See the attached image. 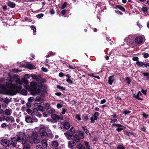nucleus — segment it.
<instances>
[{"mask_svg": "<svg viewBox=\"0 0 149 149\" xmlns=\"http://www.w3.org/2000/svg\"><path fill=\"white\" fill-rule=\"evenodd\" d=\"M79 136L80 137L81 139L84 138V133L82 132L80 133L79 134Z\"/></svg>", "mask_w": 149, "mask_h": 149, "instance_id": "obj_42", "label": "nucleus"}, {"mask_svg": "<svg viewBox=\"0 0 149 149\" xmlns=\"http://www.w3.org/2000/svg\"><path fill=\"white\" fill-rule=\"evenodd\" d=\"M66 13V10H63L61 12V14L64 15Z\"/></svg>", "mask_w": 149, "mask_h": 149, "instance_id": "obj_63", "label": "nucleus"}, {"mask_svg": "<svg viewBox=\"0 0 149 149\" xmlns=\"http://www.w3.org/2000/svg\"><path fill=\"white\" fill-rule=\"evenodd\" d=\"M118 149H125L124 147L122 145H119L117 147Z\"/></svg>", "mask_w": 149, "mask_h": 149, "instance_id": "obj_40", "label": "nucleus"}, {"mask_svg": "<svg viewBox=\"0 0 149 149\" xmlns=\"http://www.w3.org/2000/svg\"><path fill=\"white\" fill-rule=\"evenodd\" d=\"M75 132L74 130H73V127H72L69 131L64 133V134L66 137L69 140H70L73 134Z\"/></svg>", "mask_w": 149, "mask_h": 149, "instance_id": "obj_4", "label": "nucleus"}, {"mask_svg": "<svg viewBox=\"0 0 149 149\" xmlns=\"http://www.w3.org/2000/svg\"><path fill=\"white\" fill-rule=\"evenodd\" d=\"M143 117L144 118H147L148 117V115L144 113H143Z\"/></svg>", "mask_w": 149, "mask_h": 149, "instance_id": "obj_60", "label": "nucleus"}, {"mask_svg": "<svg viewBox=\"0 0 149 149\" xmlns=\"http://www.w3.org/2000/svg\"><path fill=\"white\" fill-rule=\"evenodd\" d=\"M149 56V54L148 53H145L144 55V57L145 58H148Z\"/></svg>", "mask_w": 149, "mask_h": 149, "instance_id": "obj_58", "label": "nucleus"}, {"mask_svg": "<svg viewBox=\"0 0 149 149\" xmlns=\"http://www.w3.org/2000/svg\"><path fill=\"white\" fill-rule=\"evenodd\" d=\"M84 143L85 146H86V147L90 146L89 143L87 141H85Z\"/></svg>", "mask_w": 149, "mask_h": 149, "instance_id": "obj_55", "label": "nucleus"}, {"mask_svg": "<svg viewBox=\"0 0 149 149\" xmlns=\"http://www.w3.org/2000/svg\"><path fill=\"white\" fill-rule=\"evenodd\" d=\"M34 106L35 107L38 108L39 111H43L45 110V108L41 106V104L39 103H36L34 104Z\"/></svg>", "mask_w": 149, "mask_h": 149, "instance_id": "obj_11", "label": "nucleus"}, {"mask_svg": "<svg viewBox=\"0 0 149 149\" xmlns=\"http://www.w3.org/2000/svg\"><path fill=\"white\" fill-rule=\"evenodd\" d=\"M66 109L64 108L62 109L61 113L62 114H65V112L66 111Z\"/></svg>", "mask_w": 149, "mask_h": 149, "instance_id": "obj_48", "label": "nucleus"}, {"mask_svg": "<svg viewBox=\"0 0 149 149\" xmlns=\"http://www.w3.org/2000/svg\"><path fill=\"white\" fill-rule=\"evenodd\" d=\"M7 4L8 6L11 8H14L15 6V3L11 1H9L8 2Z\"/></svg>", "mask_w": 149, "mask_h": 149, "instance_id": "obj_24", "label": "nucleus"}, {"mask_svg": "<svg viewBox=\"0 0 149 149\" xmlns=\"http://www.w3.org/2000/svg\"><path fill=\"white\" fill-rule=\"evenodd\" d=\"M61 127H63V128L68 130V129L70 127V123L68 122H63L61 124Z\"/></svg>", "mask_w": 149, "mask_h": 149, "instance_id": "obj_9", "label": "nucleus"}, {"mask_svg": "<svg viewBox=\"0 0 149 149\" xmlns=\"http://www.w3.org/2000/svg\"><path fill=\"white\" fill-rule=\"evenodd\" d=\"M75 145V143L72 141H69L68 143V146L70 148H73Z\"/></svg>", "mask_w": 149, "mask_h": 149, "instance_id": "obj_16", "label": "nucleus"}, {"mask_svg": "<svg viewBox=\"0 0 149 149\" xmlns=\"http://www.w3.org/2000/svg\"><path fill=\"white\" fill-rule=\"evenodd\" d=\"M67 3L66 2L64 3L62 6L61 7V9H63L65 8L66 6Z\"/></svg>", "mask_w": 149, "mask_h": 149, "instance_id": "obj_44", "label": "nucleus"}, {"mask_svg": "<svg viewBox=\"0 0 149 149\" xmlns=\"http://www.w3.org/2000/svg\"><path fill=\"white\" fill-rule=\"evenodd\" d=\"M1 144L4 146L7 147L9 146L10 144V141L7 139H2L1 141Z\"/></svg>", "mask_w": 149, "mask_h": 149, "instance_id": "obj_6", "label": "nucleus"}, {"mask_svg": "<svg viewBox=\"0 0 149 149\" xmlns=\"http://www.w3.org/2000/svg\"><path fill=\"white\" fill-rule=\"evenodd\" d=\"M27 131L29 134H31V133H32V132H33L34 131L33 129H29L27 130Z\"/></svg>", "mask_w": 149, "mask_h": 149, "instance_id": "obj_37", "label": "nucleus"}, {"mask_svg": "<svg viewBox=\"0 0 149 149\" xmlns=\"http://www.w3.org/2000/svg\"><path fill=\"white\" fill-rule=\"evenodd\" d=\"M38 136L37 133L35 131L32 132L30 136L28 134L26 135L24 133L22 132H19L18 135L17 141L22 140L23 143H30L33 144V143H39V141L38 139Z\"/></svg>", "mask_w": 149, "mask_h": 149, "instance_id": "obj_1", "label": "nucleus"}, {"mask_svg": "<svg viewBox=\"0 0 149 149\" xmlns=\"http://www.w3.org/2000/svg\"><path fill=\"white\" fill-rule=\"evenodd\" d=\"M16 75H14V77H12L10 76L9 75V77L8 78L7 80L9 82H12L14 81H15L17 77H15Z\"/></svg>", "mask_w": 149, "mask_h": 149, "instance_id": "obj_15", "label": "nucleus"}, {"mask_svg": "<svg viewBox=\"0 0 149 149\" xmlns=\"http://www.w3.org/2000/svg\"><path fill=\"white\" fill-rule=\"evenodd\" d=\"M124 127H118V128H117L116 130L118 132H119L120 131H121L122 130H123Z\"/></svg>", "mask_w": 149, "mask_h": 149, "instance_id": "obj_34", "label": "nucleus"}, {"mask_svg": "<svg viewBox=\"0 0 149 149\" xmlns=\"http://www.w3.org/2000/svg\"><path fill=\"white\" fill-rule=\"evenodd\" d=\"M40 134L42 137L46 138L47 136V133L45 131V128L42 127L40 130Z\"/></svg>", "mask_w": 149, "mask_h": 149, "instance_id": "obj_7", "label": "nucleus"}, {"mask_svg": "<svg viewBox=\"0 0 149 149\" xmlns=\"http://www.w3.org/2000/svg\"><path fill=\"white\" fill-rule=\"evenodd\" d=\"M140 95H142V94L140 91H139L136 95H134L133 97L139 100H143L142 99L139 97Z\"/></svg>", "mask_w": 149, "mask_h": 149, "instance_id": "obj_19", "label": "nucleus"}, {"mask_svg": "<svg viewBox=\"0 0 149 149\" xmlns=\"http://www.w3.org/2000/svg\"><path fill=\"white\" fill-rule=\"evenodd\" d=\"M43 15L42 14H39L37 15V17L38 18H40L42 17H43Z\"/></svg>", "mask_w": 149, "mask_h": 149, "instance_id": "obj_49", "label": "nucleus"}, {"mask_svg": "<svg viewBox=\"0 0 149 149\" xmlns=\"http://www.w3.org/2000/svg\"><path fill=\"white\" fill-rule=\"evenodd\" d=\"M142 9V11L144 12H146L148 11L147 8L145 7H143Z\"/></svg>", "mask_w": 149, "mask_h": 149, "instance_id": "obj_33", "label": "nucleus"}, {"mask_svg": "<svg viewBox=\"0 0 149 149\" xmlns=\"http://www.w3.org/2000/svg\"><path fill=\"white\" fill-rule=\"evenodd\" d=\"M47 136L50 138H52L53 137V135L52 133L47 134Z\"/></svg>", "mask_w": 149, "mask_h": 149, "instance_id": "obj_64", "label": "nucleus"}, {"mask_svg": "<svg viewBox=\"0 0 149 149\" xmlns=\"http://www.w3.org/2000/svg\"><path fill=\"white\" fill-rule=\"evenodd\" d=\"M99 116V113L98 112H96L94 113L93 116L90 119L91 120V122L93 123L95 121L97 120V117Z\"/></svg>", "mask_w": 149, "mask_h": 149, "instance_id": "obj_10", "label": "nucleus"}, {"mask_svg": "<svg viewBox=\"0 0 149 149\" xmlns=\"http://www.w3.org/2000/svg\"><path fill=\"white\" fill-rule=\"evenodd\" d=\"M143 74L144 76H148L149 75V72H144L143 73Z\"/></svg>", "mask_w": 149, "mask_h": 149, "instance_id": "obj_59", "label": "nucleus"}, {"mask_svg": "<svg viewBox=\"0 0 149 149\" xmlns=\"http://www.w3.org/2000/svg\"><path fill=\"white\" fill-rule=\"evenodd\" d=\"M26 122L27 123H32L33 122L32 119L29 116H26L25 118Z\"/></svg>", "mask_w": 149, "mask_h": 149, "instance_id": "obj_18", "label": "nucleus"}, {"mask_svg": "<svg viewBox=\"0 0 149 149\" xmlns=\"http://www.w3.org/2000/svg\"><path fill=\"white\" fill-rule=\"evenodd\" d=\"M5 119L7 123H13L15 122L14 118L12 116H7L5 118Z\"/></svg>", "mask_w": 149, "mask_h": 149, "instance_id": "obj_12", "label": "nucleus"}, {"mask_svg": "<svg viewBox=\"0 0 149 149\" xmlns=\"http://www.w3.org/2000/svg\"><path fill=\"white\" fill-rule=\"evenodd\" d=\"M15 77H17L15 81L17 85L12 83L11 82H8L6 84V86L10 88L7 90L8 92L10 95H14L15 94V90L19 91L21 89L22 87L21 86L23 83V81L18 78V76H16Z\"/></svg>", "mask_w": 149, "mask_h": 149, "instance_id": "obj_2", "label": "nucleus"}, {"mask_svg": "<svg viewBox=\"0 0 149 149\" xmlns=\"http://www.w3.org/2000/svg\"><path fill=\"white\" fill-rule=\"evenodd\" d=\"M118 8L119 9H120L121 10H122L123 11H125V9L123 7L121 6H119Z\"/></svg>", "mask_w": 149, "mask_h": 149, "instance_id": "obj_54", "label": "nucleus"}, {"mask_svg": "<svg viewBox=\"0 0 149 149\" xmlns=\"http://www.w3.org/2000/svg\"><path fill=\"white\" fill-rule=\"evenodd\" d=\"M20 70H18L17 69H13V71L14 72H20Z\"/></svg>", "mask_w": 149, "mask_h": 149, "instance_id": "obj_38", "label": "nucleus"}, {"mask_svg": "<svg viewBox=\"0 0 149 149\" xmlns=\"http://www.w3.org/2000/svg\"><path fill=\"white\" fill-rule=\"evenodd\" d=\"M31 28L33 31L34 32H36V28L33 26H31Z\"/></svg>", "mask_w": 149, "mask_h": 149, "instance_id": "obj_39", "label": "nucleus"}, {"mask_svg": "<svg viewBox=\"0 0 149 149\" xmlns=\"http://www.w3.org/2000/svg\"><path fill=\"white\" fill-rule=\"evenodd\" d=\"M138 59H139L137 57H134L132 58L133 60L135 61H138Z\"/></svg>", "mask_w": 149, "mask_h": 149, "instance_id": "obj_57", "label": "nucleus"}, {"mask_svg": "<svg viewBox=\"0 0 149 149\" xmlns=\"http://www.w3.org/2000/svg\"><path fill=\"white\" fill-rule=\"evenodd\" d=\"M62 107V104H61L59 103H58L57 104V106H56V107H57V108L58 109H60V108H61V107Z\"/></svg>", "mask_w": 149, "mask_h": 149, "instance_id": "obj_45", "label": "nucleus"}, {"mask_svg": "<svg viewBox=\"0 0 149 149\" xmlns=\"http://www.w3.org/2000/svg\"><path fill=\"white\" fill-rule=\"evenodd\" d=\"M76 118L78 120H81V118H80V116L79 115H76Z\"/></svg>", "mask_w": 149, "mask_h": 149, "instance_id": "obj_52", "label": "nucleus"}, {"mask_svg": "<svg viewBox=\"0 0 149 149\" xmlns=\"http://www.w3.org/2000/svg\"><path fill=\"white\" fill-rule=\"evenodd\" d=\"M143 38L141 36H138L135 39L136 43L140 45H142L143 42Z\"/></svg>", "mask_w": 149, "mask_h": 149, "instance_id": "obj_5", "label": "nucleus"}, {"mask_svg": "<svg viewBox=\"0 0 149 149\" xmlns=\"http://www.w3.org/2000/svg\"><path fill=\"white\" fill-rule=\"evenodd\" d=\"M11 110V109H6L4 112L5 114L7 116L10 115L12 113Z\"/></svg>", "mask_w": 149, "mask_h": 149, "instance_id": "obj_25", "label": "nucleus"}, {"mask_svg": "<svg viewBox=\"0 0 149 149\" xmlns=\"http://www.w3.org/2000/svg\"><path fill=\"white\" fill-rule=\"evenodd\" d=\"M113 78V76H111L109 77L108 82L109 84L111 85L112 84L114 81V79Z\"/></svg>", "mask_w": 149, "mask_h": 149, "instance_id": "obj_20", "label": "nucleus"}, {"mask_svg": "<svg viewBox=\"0 0 149 149\" xmlns=\"http://www.w3.org/2000/svg\"><path fill=\"white\" fill-rule=\"evenodd\" d=\"M0 87L1 88H2V89L3 90H5L6 89V87L5 86L3 85H1L0 86Z\"/></svg>", "mask_w": 149, "mask_h": 149, "instance_id": "obj_61", "label": "nucleus"}, {"mask_svg": "<svg viewBox=\"0 0 149 149\" xmlns=\"http://www.w3.org/2000/svg\"><path fill=\"white\" fill-rule=\"evenodd\" d=\"M112 125L116 127H124V126H123V125L118 124H112Z\"/></svg>", "mask_w": 149, "mask_h": 149, "instance_id": "obj_32", "label": "nucleus"}, {"mask_svg": "<svg viewBox=\"0 0 149 149\" xmlns=\"http://www.w3.org/2000/svg\"><path fill=\"white\" fill-rule=\"evenodd\" d=\"M42 70L45 72H46L48 71L47 69L45 67H42Z\"/></svg>", "mask_w": 149, "mask_h": 149, "instance_id": "obj_51", "label": "nucleus"}, {"mask_svg": "<svg viewBox=\"0 0 149 149\" xmlns=\"http://www.w3.org/2000/svg\"><path fill=\"white\" fill-rule=\"evenodd\" d=\"M45 107L44 108L45 109H49L50 108V104L48 103H47L45 104Z\"/></svg>", "mask_w": 149, "mask_h": 149, "instance_id": "obj_31", "label": "nucleus"}, {"mask_svg": "<svg viewBox=\"0 0 149 149\" xmlns=\"http://www.w3.org/2000/svg\"><path fill=\"white\" fill-rule=\"evenodd\" d=\"M57 88L60 89L62 90H65V88L63 86H61L59 85H57L56 86Z\"/></svg>", "mask_w": 149, "mask_h": 149, "instance_id": "obj_30", "label": "nucleus"}, {"mask_svg": "<svg viewBox=\"0 0 149 149\" xmlns=\"http://www.w3.org/2000/svg\"><path fill=\"white\" fill-rule=\"evenodd\" d=\"M73 139L76 142H78L79 140V138L77 134H75L73 136Z\"/></svg>", "mask_w": 149, "mask_h": 149, "instance_id": "obj_23", "label": "nucleus"}, {"mask_svg": "<svg viewBox=\"0 0 149 149\" xmlns=\"http://www.w3.org/2000/svg\"><path fill=\"white\" fill-rule=\"evenodd\" d=\"M19 132H18L17 134V139H16V138L15 137H13L11 139V145L13 146H16V145L17 143L16 142H21L22 143V140H19V141H17V136L19 134Z\"/></svg>", "mask_w": 149, "mask_h": 149, "instance_id": "obj_8", "label": "nucleus"}, {"mask_svg": "<svg viewBox=\"0 0 149 149\" xmlns=\"http://www.w3.org/2000/svg\"><path fill=\"white\" fill-rule=\"evenodd\" d=\"M37 83L36 82H32L31 83L30 87L29 86H24L26 89L30 91L33 95L37 94L39 92L40 90L39 89H37Z\"/></svg>", "mask_w": 149, "mask_h": 149, "instance_id": "obj_3", "label": "nucleus"}, {"mask_svg": "<svg viewBox=\"0 0 149 149\" xmlns=\"http://www.w3.org/2000/svg\"><path fill=\"white\" fill-rule=\"evenodd\" d=\"M136 64L138 66L141 67H142L144 65V63L142 62H141L139 61H137L136 63Z\"/></svg>", "mask_w": 149, "mask_h": 149, "instance_id": "obj_26", "label": "nucleus"}, {"mask_svg": "<svg viewBox=\"0 0 149 149\" xmlns=\"http://www.w3.org/2000/svg\"><path fill=\"white\" fill-rule=\"evenodd\" d=\"M36 149H43L42 146L40 145H38L36 147Z\"/></svg>", "mask_w": 149, "mask_h": 149, "instance_id": "obj_36", "label": "nucleus"}, {"mask_svg": "<svg viewBox=\"0 0 149 149\" xmlns=\"http://www.w3.org/2000/svg\"><path fill=\"white\" fill-rule=\"evenodd\" d=\"M34 100V98L33 97H31L28 99V101L29 102H31Z\"/></svg>", "mask_w": 149, "mask_h": 149, "instance_id": "obj_35", "label": "nucleus"}, {"mask_svg": "<svg viewBox=\"0 0 149 149\" xmlns=\"http://www.w3.org/2000/svg\"><path fill=\"white\" fill-rule=\"evenodd\" d=\"M38 110V109L37 108H34L33 109V112L32 113V114H31V115L36 114V113H37Z\"/></svg>", "mask_w": 149, "mask_h": 149, "instance_id": "obj_29", "label": "nucleus"}, {"mask_svg": "<svg viewBox=\"0 0 149 149\" xmlns=\"http://www.w3.org/2000/svg\"><path fill=\"white\" fill-rule=\"evenodd\" d=\"M143 65L146 68H149V63H144Z\"/></svg>", "mask_w": 149, "mask_h": 149, "instance_id": "obj_53", "label": "nucleus"}, {"mask_svg": "<svg viewBox=\"0 0 149 149\" xmlns=\"http://www.w3.org/2000/svg\"><path fill=\"white\" fill-rule=\"evenodd\" d=\"M66 81L69 83L72 84V81L71 80L70 78H67L66 79Z\"/></svg>", "mask_w": 149, "mask_h": 149, "instance_id": "obj_43", "label": "nucleus"}, {"mask_svg": "<svg viewBox=\"0 0 149 149\" xmlns=\"http://www.w3.org/2000/svg\"><path fill=\"white\" fill-rule=\"evenodd\" d=\"M123 112L125 114H127L130 113L131 112L129 111L124 110L123 111Z\"/></svg>", "mask_w": 149, "mask_h": 149, "instance_id": "obj_47", "label": "nucleus"}, {"mask_svg": "<svg viewBox=\"0 0 149 149\" xmlns=\"http://www.w3.org/2000/svg\"><path fill=\"white\" fill-rule=\"evenodd\" d=\"M117 119H111L110 122L111 123H112L113 122H116L117 121Z\"/></svg>", "mask_w": 149, "mask_h": 149, "instance_id": "obj_56", "label": "nucleus"}, {"mask_svg": "<svg viewBox=\"0 0 149 149\" xmlns=\"http://www.w3.org/2000/svg\"><path fill=\"white\" fill-rule=\"evenodd\" d=\"M1 126L3 128L6 127H7V124L6 123H3L1 124Z\"/></svg>", "mask_w": 149, "mask_h": 149, "instance_id": "obj_46", "label": "nucleus"}, {"mask_svg": "<svg viewBox=\"0 0 149 149\" xmlns=\"http://www.w3.org/2000/svg\"><path fill=\"white\" fill-rule=\"evenodd\" d=\"M77 147L79 149H85L84 146L81 143L78 144Z\"/></svg>", "mask_w": 149, "mask_h": 149, "instance_id": "obj_27", "label": "nucleus"}, {"mask_svg": "<svg viewBox=\"0 0 149 149\" xmlns=\"http://www.w3.org/2000/svg\"><path fill=\"white\" fill-rule=\"evenodd\" d=\"M126 80L128 84H130V83L131 81L129 78L128 77L126 78Z\"/></svg>", "mask_w": 149, "mask_h": 149, "instance_id": "obj_41", "label": "nucleus"}, {"mask_svg": "<svg viewBox=\"0 0 149 149\" xmlns=\"http://www.w3.org/2000/svg\"><path fill=\"white\" fill-rule=\"evenodd\" d=\"M51 145L52 148H54L57 147L58 144L56 141H53L52 142Z\"/></svg>", "mask_w": 149, "mask_h": 149, "instance_id": "obj_17", "label": "nucleus"}, {"mask_svg": "<svg viewBox=\"0 0 149 149\" xmlns=\"http://www.w3.org/2000/svg\"><path fill=\"white\" fill-rule=\"evenodd\" d=\"M22 143L23 146V149H30V145H29V143H22Z\"/></svg>", "mask_w": 149, "mask_h": 149, "instance_id": "obj_14", "label": "nucleus"}, {"mask_svg": "<svg viewBox=\"0 0 149 149\" xmlns=\"http://www.w3.org/2000/svg\"><path fill=\"white\" fill-rule=\"evenodd\" d=\"M32 78L33 79H36L37 78V76L36 74H31Z\"/></svg>", "mask_w": 149, "mask_h": 149, "instance_id": "obj_50", "label": "nucleus"}, {"mask_svg": "<svg viewBox=\"0 0 149 149\" xmlns=\"http://www.w3.org/2000/svg\"><path fill=\"white\" fill-rule=\"evenodd\" d=\"M52 118L55 120H63V116H59L58 115L55 114L52 115Z\"/></svg>", "mask_w": 149, "mask_h": 149, "instance_id": "obj_13", "label": "nucleus"}, {"mask_svg": "<svg viewBox=\"0 0 149 149\" xmlns=\"http://www.w3.org/2000/svg\"><path fill=\"white\" fill-rule=\"evenodd\" d=\"M5 117L4 116H3L2 117H1V116H0V122H1L4 120H5Z\"/></svg>", "mask_w": 149, "mask_h": 149, "instance_id": "obj_62", "label": "nucleus"}, {"mask_svg": "<svg viewBox=\"0 0 149 149\" xmlns=\"http://www.w3.org/2000/svg\"><path fill=\"white\" fill-rule=\"evenodd\" d=\"M26 67L27 68L31 70L34 69L36 68L35 66L34 65L29 63L26 65Z\"/></svg>", "mask_w": 149, "mask_h": 149, "instance_id": "obj_22", "label": "nucleus"}, {"mask_svg": "<svg viewBox=\"0 0 149 149\" xmlns=\"http://www.w3.org/2000/svg\"><path fill=\"white\" fill-rule=\"evenodd\" d=\"M55 54V52H50L49 54L47 55V57H48L54 55Z\"/></svg>", "mask_w": 149, "mask_h": 149, "instance_id": "obj_28", "label": "nucleus"}, {"mask_svg": "<svg viewBox=\"0 0 149 149\" xmlns=\"http://www.w3.org/2000/svg\"><path fill=\"white\" fill-rule=\"evenodd\" d=\"M42 144L44 148H47V142L45 139H43L42 141Z\"/></svg>", "mask_w": 149, "mask_h": 149, "instance_id": "obj_21", "label": "nucleus"}]
</instances>
